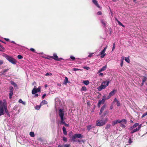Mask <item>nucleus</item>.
<instances>
[{
    "instance_id": "20e7f679",
    "label": "nucleus",
    "mask_w": 147,
    "mask_h": 147,
    "mask_svg": "<svg viewBox=\"0 0 147 147\" xmlns=\"http://www.w3.org/2000/svg\"><path fill=\"white\" fill-rule=\"evenodd\" d=\"M59 115L60 118H64V111L63 109H60L59 110Z\"/></svg>"
},
{
    "instance_id": "9b49d317",
    "label": "nucleus",
    "mask_w": 147,
    "mask_h": 147,
    "mask_svg": "<svg viewBox=\"0 0 147 147\" xmlns=\"http://www.w3.org/2000/svg\"><path fill=\"white\" fill-rule=\"evenodd\" d=\"M141 125H140L138 127L136 128V129H133L131 132V134H133L136 131H138L141 128Z\"/></svg>"
},
{
    "instance_id": "49530a36",
    "label": "nucleus",
    "mask_w": 147,
    "mask_h": 147,
    "mask_svg": "<svg viewBox=\"0 0 147 147\" xmlns=\"http://www.w3.org/2000/svg\"><path fill=\"white\" fill-rule=\"evenodd\" d=\"M52 75V74L51 73H47L46 74V76H51Z\"/></svg>"
},
{
    "instance_id": "2eb2a0df",
    "label": "nucleus",
    "mask_w": 147,
    "mask_h": 147,
    "mask_svg": "<svg viewBox=\"0 0 147 147\" xmlns=\"http://www.w3.org/2000/svg\"><path fill=\"white\" fill-rule=\"evenodd\" d=\"M92 2L93 3L98 7V8L100 7V6L98 4L97 1L96 0H92Z\"/></svg>"
},
{
    "instance_id": "393cba45",
    "label": "nucleus",
    "mask_w": 147,
    "mask_h": 147,
    "mask_svg": "<svg viewBox=\"0 0 147 147\" xmlns=\"http://www.w3.org/2000/svg\"><path fill=\"white\" fill-rule=\"evenodd\" d=\"M47 102L45 100H43L40 103V105H42L45 104H47Z\"/></svg>"
},
{
    "instance_id": "ddd939ff",
    "label": "nucleus",
    "mask_w": 147,
    "mask_h": 147,
    "mask_svg": "<svg viewBox=\"0 0 147 147\" xmlns=\"http://www.w3.org/2000/svg\"><path fill=\"white\" fill-rule=\"evenodd\" d=\"M139 124L138 123H136L134 124L133 126H131L130 127L129 129L131 130L133 129L134 128L136 127L137 126L139 125Z\"/></svg>"
},
{
    "instance_id": "8fccbe9b",
    "label": "nucleus",
    "mask_w": 147,
    "mask_h": 147,
    "mask_svg": "<svg viewBox=\"0 0 147 147\" xmlns=\"http://www.w3.org/2000/svg\"><path fill=\"white\" fill-rule=\"evenodd\" d=\"M109 113V111L108 110L106 111H105V113L104 114V116H105L107 114Z\"/></svg>"
},
{
    "instance_id": "bf43d9fd",
    "label": "nucleus",
    "mask_w": 147,
    "mask_h": 147,
    "mask_svg": "<svg viewBox=\"0 0 147 147\" xmlns=\"http://www.w3.org/2000/svg\"><path fill=\"white\" fill-rule=\"evenodd\" d=\"M64 124L65 125L66 127H68L69 126V124L66 123H65Z\"/></svg>"
},
{
    "instance_id": "f8f14e48",
    "label": "nucleus",
    "mask_w": 147,
    "mask_h": 147,
    "mask_svg": "<svg viewBox=\"0 0 147 147\" xmlns=\"http://www.w3.org/2000/svg\"><path fill=\"white\" fill-rule=\"evenodd\" d=\"M106 107V105H103V106H102V107L101 108L100 110V112L99 113V114L100 115L102 113L103 111L104 110L105 108Z\"/></svg>"
},
{
    "instance_id": "58836bf2",
    "label": "nucleus",
    "mask_w": 147,
    "mask_h": 147,
    "mask_svg": "<svg viewBox=\"0 0 147 147\" xmlns=\"http://www.w3.org/2000/svg\"><path fill=\"white\" fill-rule=\"evenodd\" d=\"M147 79V78L146 77H144L142 78V82L144 83L146 81Z\"/></svg>"
},
{
    "instance_id": "aec40b11",
    "label": "nucleus",
    "mask_w": 147,
    "mask_h": 147,
    "mask_svg": "<svg viewBox=\"0 0 147 147\" xmlns=\"http://www.w3.org/2000/svg\"><path fill=\"white\" fill-rule=\"evenodd\" d=\"M61 121H60V123L61 124H64L65 123V118H60Z\"/></svg>"
},
{
    "instance_id": "f257e3e1",
    "label": "nucleus",
    "mask_w": 147,
    "mask_h": 147,
    "mask_svg": "<svg viewBox=\"0 0 147 147\" xmlns=\"http://www.w3.org/2000/svg\"><path fill=\"white\" fill-rule=\"evenodd\" d=\"M7 115H9L7 109V102L5 99H4L3 101L0 100V116L4 114V111Z\"/></svg>"
},
{
    "instance_id": "c85d7f7f",
    "label": "nucleus",
    "mask_w": 147,
    "mask_h": 147,
    "mask_svg": "<svg viewBox=\"0 0 147 147\" xmlns=\"http://www.w3.org/2000/svg\"><path fill=\"white\" fill-rule=\"evenodd\" d=\"M11 84L13 85L15 87H17V84L15 83L13 81H11Z\"/></svg>"
},
{
    "instance_id": "e2e57ef3",
    "label": "nucleus",
    "mask_w": 147,
    "mask_h": 147,
    "mask_svg": "<svg viewBox=\"0 0 147 147\" xmlns=\"http://www.w3.org/2000/svg\"><path fill=\"white\" fill-rule=\"evenodd\" d=\"M99 76H103V74L102 73H100L99 74Z\"/></svg>"
},
{
    "instance_id": "0e129e2a",
    "label": "nucleus",
    "mask_w": 147,
    "mask_h": 147,
    "mask_svg": "<svg viewBox=\"0 0 147 147\" xmlns=\"http://www.w3.org/2000/svg\"><path fill=\"white\" fill-rule=\"evenodd\" d=\"M117 100H118L116 98H115L114 100V101H113V102H117Z\"/></svg>"
},
{
    "instance_id": "2f4dec72",
    "label": "nucleus",
    "mask_w": 147,
    "mask_h": 147,
    "mask_svg": "<svg viewBox=\"0 0 147 147\" xmlns=\"http://www.w3.org/2000/svg\"><path fill=\"white\" fill-rule=\"evenodd\" d=\"M82 91H86L87 90V89L85 86H83L81 88Z\"/></svg>"
},
{
    "instance_id": "09e8293b",
    "label": "nucleus",
    "mask_w": 147,
    "mask_h": 147,
    "mask_svg": "<svg viewBox=\"0 0 147 147\" xmlns=\"http://www.w3.org/2000/svg\"><path fill=\"white\" fill-rule=\"evenodd\" d=\"M70 57V58L71 59H72L73 60H74L75 59V57L72 56H71Z\"/></svg>"
},
{
    "instance_id": "052dcab7",
    "label": "nucleus",
    "mask_w": 147,
    "mask_h": 147,
    "mask_svg": "<svg viewBox=\"0 0 147 147\" xmlns=\"http://www.w3.org/2000/svg\"><path fill=\"white\" fill-rule=\"evenodd\" d=\"M121 126L123 127H125V125L123 124H121Z\"/></svg>"
},
{
    "instance_id": "dca6fc26",
    "label": "nucleus",
    "mask_w": 147,
    "mask_h": 147,
    "mask_svg": "<svg viewBox=\"0 0 147 147\" xmlns=\"http://www.w3.org/2000/svg\"><path fill=\"white\" fill-rule=\"evenodd\" d=\"M119 123H120V120H117L115 121H113L112 122V124L113 125H114L116 124Z\"/></svg>"
},
{
    "instance_id": "b1692460",
    "label": "nucleus",
    "mask_w": 147,
    "mask_h": 147,
    "mask_svg": "<svg viewBox=\"0 0 147 147\" xmlns=\"http://www.w3.org/2000/svg\"><path fill=\"white\" fill-rule=\"evenodd\" d=\"M107 68V65H105L103 66L101 69H100V71H105Z\"/></svg>"
},
{
    "instance_id": "412c9836",
    "label": "nucleus",
    "mask_w": 147,
    "mask_h": 147,
    "mask_svg": "<svg viewBox=\"0 0 147 147\" xmlns=\"http://www.w3.org/2000/svg\"><path fill=\"white\" fill-rule=\"evenodd\" d=\"M62 129L63 134L65 135H66L67 134V132L66 131V129L64 126H63V127Z\"/></svg>"
},
{
    "instance_id": "69168bd1",
    "label": "nucleus",
    "mask_w": 147,
    "mask_h": 147,
    "mask_svg": "<svg viewBox=\"0 0 147 147\" xmlns=\"http://www.w3.org/2000/svg\"><path fill=\"white\" fill-rule=\"evenodd\" d=\"M123 61L122 60L121 61V64H120V65H121V66H122V65H123Z\"/></svg>"
},
{
    "instance_id": "680f3d73",
    "label": "nucleus",
    "mask_w": 147,
    "mask_h": 147,
    "mask_svg": "<svg viewBox=\"0 0 147 147\" xmlns=\"http://www.w3.org/2000/svg\"><path fill=\"white\" fill-rule=\"evenodd\" d=\"M46 96V94H44L42 96V99H43L45 98V97Z\"/></svg>"
},
{
    "instance_id": "e433bc0d",
    "label": "nucleus",
    "mask_w": 147,
    "mask_h": 147,
    "mask_svg": "<svg viewBox=\"0 0 147 147\" xmlns=\"http://www.w3.org/2000/svg\"><path fill=\"white\" fill-rule=\"evenodd\" d=\"M91 128L92 127L91 125H88L87 127V129L88 131H90Z\"/></svg>"
},
{
    "instance_id": "423d86ee",
    "label": "nucleus",
    "mask_w": 147,
    "mask_h": 147,
    "mask_svg": "<svg viewBox=\"0 0 147 147\" xmlns=\"http://www.w3.org/2000/svg\"><path fill=\"white\" fill-rule=\"evenodd\" d=\"M116 90L113 89L111 92L109 93V95L107 96L106 99H109L111 96H113L115 94V92H116Z\"/></svg>"
},
{
    "instance_id": "79ce46f5",
    "label": "nucleus",
    "mask_w": 147,
    "mask_h": 147,
    "mask_svg": "<svg viewBox=\"0 0 147 147\" xmlns=\"http://www.w3.org/2000/svg\"><path fill=\"white\" fill-rule=\"evenodd\" d=\"M116 103H117V105L118 107H119V106H120V103L119 101L118 100H117V101L116 102Z\"/></svg>"
},
{
    "instance_id": "1a4fd4ad",
    "label": "nucleus",
    "mask_w": 147,
    "mask_h": 147,
    "mask_svg": "<svg viewBox=\"0 0 147 147\" xmlns=\"http://www.w3.org/2000/svg\"><path fill=\"white\" fill-rule=\"evenodd\" d=\"M54 57L53 56H49L51 58H53L55 60L57 61H60V59H58V56H57L56 54L54 53L53 54Z\"/></svg>"
},
{
    "instance_id": "c756f323",
    "label": "nucleus",
    "mask_w": 147,
    "mask_h": 147,
    "mask_svg": "<svg viewBox=\"0 0 147 147\" xmlns=\"http://www.w3.org/2000/svg\"><path fill=\"white\" fill-rule=\"evenodd\" d=\"M19 102L20 103H22L23 105H26V103L25 102L23 101L22 100L20 99L19 100Z\"/></svg>"
},
{
    "instance_id": "5fc2aeb1",
    "label": "nucleus",
    "mask_w": 147,
    "mask_h": 147,
    "mask_svg": "<svg viewBox=\"0 0 147 147\" xmlns=\"http://www.w3.org/2000/svg\"><path fill=\"white\" fill-rule=\"evenodd\" d=\"M3 63V60H0V65H2Z\"/></svg>"
},
{
    "instance_id": "473e14b6",
    "label": "nucleus",
    "mask_w": 147,
    "mask_h": 147,
    "mask_svg": "<svg viewBox=\"0 0 147 147\" xmlns=\"http://www.w3.org/2000/svg\"><path fill=\"white\" fill-rule=\"evenodd\" d=\"M125 60L128 63H129L130 62V60L128 57H125Z\"/></svg>"
},
{
    "instance_id": "72a5a7b5",
    "label": "nucleus",
    "mask_w": 147,
    "mask_h": 147,
    "mask_svg": "<svg viewBox=\"0 0 147 147\" xmlns=\"http://www.w3.org/2000/svg\"><path fill=\"white\" fill-rule=\"evenodd\" d=\"M121 122H124L125 124H126L127 123V121L125 119H123L120 120V123Z\"/></svg>"
},
{
    "instance_id": "f704fd0d",
    "label": "nucleus",
    "mask_w": 147,
    "mask_h": 147,
    "mask_svg": "<svg viewBox=\"0 0 147 147\" xmlns=\"http://www.w3.org/2000/svg\"><path fill=\"white\" fill-rule=\"evenodd\" d=\"M40 107V105L39 106V105H36L35 107V108L37 110H39Z\"/></svg>"
},
{
    "instance_id": "a19ab883",
    "label": "nucleus",
    "mask_w": 147,
    "mask_h": 147,
    "mask_svg": "<svg viewBox=\"0 0 147 147\" xmlns=\"http://www.w3.org/2000/svg\"><path fill=\"white\" fill-rule=\"evenodd\" d=\"M113 46L112 51H113L115 49V43H113Z\"/></svg>"
},
{
    "instance_id": "4c0bfd02",
    "label": "nucleus",
    "mask_w": 147,
    "mask_h": 147,
    "mask_svg": "<svg viewBox=\"0 0 147 147\" xmlns=\"http://www.w3.org/2000/svg\"><path fill=\"white\" fill-rule=\"evenodd\" d=\"M13 92H9V98L11 99L12 96L13 94Z\"/></svg>"
},
{
    "instance_id": "6e6552de",
    "label": "nucleus",
    "mask_w": 147,
    "mask_h": 147,
    "mask_svg": "<svg viewBox=\"0 0 147 147\" xmlns=\"http://www.w3.org/2000/svg\"><path fill=\"white\" fill-rule=\"evenodd\" d=\"M3 56L6 59H7L10 62L12 58L11 57H10L5 54H3Z\"/></svg>"
},
{
    "instance_id": "6ab92c4d",
    "label": "nucleus",
    "mask_w": 147,
    "mask_h": 147,
    "mask_svg": "<svg viewBox=\"0 0 147 147\" xmlns=\"http://www.w3.org/2000/svg\"><path fill=\"white\" fill-rule=\"evenodd\" d=\"M131 138H129L128 142H127L126 145H130L131 143L133 142Z\"/></svg>"
},
{
    "instance_id": "603ef678",
    "label": "nucleus",
    "mask_w": 147,
    "mask_h": 147,
    "mask_svg": "<svg viewBox=\"0 0 147 147\" xmlns=\"http://www.w3.org/2000/svg\"><path fill=\"white\" fill-rule=\"evenodd\" d=\"M83 68L84 69H85L86 70H88L89 69V67H87V66H84V67Z\"/></svg>"
},
{
    "instance_id": "338daca9",
    "label": "nucleus",
    "mask_w": 147,
    "mask_h": 147,
    "mask_svg": "<svg viewBox=\"0 0 147 147\" xmlns=\"http://www.w3.org/2000/svg\"><path fill=\"white\" fill-rule=\"evenodd\" d=\"M35 94V95L34 96L35 97H37L38 96V94Z\"/></svg>"
},
{
    "instance_id": "c03bdc74",
    "label": "nucleus",
    "mask_w": 147,
    "mask_h": 147,
    "mask_svg": "<svg viewBox=\"0 0 147 147\" xmlns=\"http://www.w3.org/2000/svg\"><path fill=\"white\" fill-rule=\"evenodd\" d=\"M18 57L19 59H22L23 58V57L21 55H19L18 56Z\"/></svg>"
},
{
    "instance_id": "6e6d98bb",
    "label": "nucleus",
    "mask_w": 147,
    "mask_h": 147,
    "mask_svg": "<svg viewBox=\"0 0 147 147\" xmlns=\"http://www.w3.org/2000/svg\"><path fill=\"white\" fill-rule=\"evenodd\" d=\"M9 70L8 69H4V70L3 71V73H4L7 71L8 70Z\"/></svg>"
},
{
    "instance_id": "4d7b16f0",
    "label": "nucleus",
    "mask_w": 147,
    "mask_h": 147,
    "mask_svg": "<svg viewBox=\"0 0 147 147\" xmlns=\"http://www.w3.org/2000/svg\"><path fill=\"white\" fill-rule=\"evenodd\" d=\"M97 13L98 15H101L102 14V13L100 11H99Z\"/></svg>"
},
{
    "instance_id": "0eeeda50",
    "label": "nucleus",
    "mask_w": 147,
    "mask_h": 147,
    "mask_svg": "<svg viewBox=\"0 0 147 147\" xmlns=\"http://www.w3.org/2000/svg\"><path fill=\"white\" fill-rule=\"evenodd\" d=\"M82 135L80 134H76L72 137V140H74L76 138H81Z\"/></svg>"
},
{
    "instance_id": "c9c22d12",
    "label": "nucleus",
    "mask_w": 147,
    "mask_h": 147,
    "mask_svg": "<svg viewBox=\"0 0 147 147\" xmlns=\"http://www.w3.org/2000/svg\"><path fill=\"white\" fill-rule=\"evenodd\" d=\"M73 70V71H79V70H80V71L82 70L80 69L75 68H74Z\"/></svg>"
},
{
    "instance_id": "de8ad7c7",
    "label": "nucleus",
    "mask_w": 147,
    "mask_h": 147,
    "mask_svg": "<svg viewBox=\"0 0 147 147\" xmlns=\"http://www.w3.org/2000/svg\"><path fill=\"white\" fill-rule=\"evenodd\" d=\"M118 23L120 25V26H122L123 27H124V25L120 22L119 21H118Z\"/></svg>"
},
{
    "instance_id": "a878e982",
    "label": "nucleus",
    "mask_w": 147,
    "mask_h": 147,
    "mask_svg": "<svg viewBox=\"0 0 147 147\" xmlns=\"http://www.w3.org/2000/svg\"><path fill=\"white\" fill-rule=\"evenodd\" d=\"M83 83L84 84L87 85L89 84V82L88 80H85L83 82Z\"/></svg>"
},
{
    "instance_id": "f03ea898",
    "label": "nucleus",
    "mask_w": 147,
    "mask_h": 147,
    "mask_svg": "<svg viewBox=\"0 0 147 147\" xmlns=\"http://www.w3.org/2000/svg\"><path fill=\"white\" fill-rule=\"evenodd\" d=\"M109 83V81H105L102 82L100 86L97 89L98 91H100L102 89H105Z\"/></svg>"
},
{
    "instance_id": "cd10ccee",
    "label": "nucleus",
    "mask_w": 147,
    "mask_h": 147,
    "mask_svg": "<svg viewBox=\"0 0 147 147\" xmlns=\"http://www.w3.org/2000/svg\"><path fill=\"white\" fill-rule=\"evenodd\" d=\"M9 92H11L13 93V88L11 87L10 86L9 88Z\"/></svg>"
},
{
    "instance_id": "f3484780",
    "label": "nucleus",
    "mask_w": 147,
    "mask_h": 147,
    "mask_svg": "<svg viewBox=\"0 0 147 147\" xmlns=\"http://www.w3.org/2000/svg\"><path fill=\"white\" fill-rule=\"evenodd\" d=\"M100 22L102 24V26L104 27H106V22L104 19H102L100 20Z\"/></svg>"
},
{
    "instance_id": "13d9d810",
    "label": "nucleus",
    "mask_w": 147,
    "mask_h": 147,
    "mask_svg": "<svg viewBox=\"0 0 147 147\" xmlns=\"http://www.w3.org/2000/svg\"><path fill=\"white\" fill-rule=\"evenodd\" d=\"M64 147H69V144H65L64 145Z\"/></svg>"
},
{
    "instance_id": "4be33fe9",
    "label": "nucleus",
    "mask_w": 147,
    "mask_h": 147,
    "mask_svg": "<svg viewBox=\"0 0 147 147\" xmlns=\"http://www.w3.org/2000/svg\"><path fill=\"white\" fill-rule=\"evenodd\" d=\"M10 62L13 64H16L17 61L14 59L12 58L11 61H10Z\"/></svg>"
},
{
    "instance_id": "37998d69",
    "label": "nucleus",
    "mask_w": 147,
    "mask_h": 147,
    "mask_svg": "<svg viewBox=\"0 0 147 147\" xmlns=\"http://www.w3.org/2000/svg\"><path fill=\"white\" fill-rule=\"evenodd\" d=\"M111 126V125L108 124L106 127L105 128L106 129H108Z\"/></svg>"
},
{
    "instance_id": "5701e85b",
    "label": "nucleus",
    "mask_w": 147,
    "mask_h": 147,
    "mask_svg": "<svg viewBox=\"0 0 147 147\" xmlns=\"http://www.w3.org/2000/svg\"><path fill=\"white\" fill-rule=\"evenodd\" d=\"M107 47H106L104 48V49L103 50H102L100 52V53L101 55H102L104 54V53L105 52L106 50L107 49Z\"/></svg>"
},
{
    "instance_id": "7c9ffc66",
    "label": "nucleus",
    "mask_w": 147,
    "mask_h": 147,
    "mask_svg": "<svg viewBox=\"0 0 147 147\" xmlns=\"http://www.w3.org/2000/svg\"><path fill=\"white\" fill-rule=\"evenodd\" d=\"M30 135L32 137H34L35 136L34 133L33 132H30Z\"/></svg>"
},
{
    "instance_id": "a211bd4d",
    "label": "nucleus",
    "mask_w": 147,
    "mask_h": 147,
    "mask_svg": "<svg viewBox=\"0 0 147 147\" xmlns=\"http://www.w3.org/2000/svg\"><path fill=\"white\" fill-rule=\"evenodd\" d=\"M58 102L59 103V104H60L59 100L58 98H56L55 99V106L56 107V106H57L58 105Z\"/></svg>"
},
{
    "instance_id": "ea45409f",
    "label": "nucleus",
    "mask_w": 147,
    "mask_h": 147,
    "mask_svg": "<svg viewBox=\"0 0 147 147\" xmlns=\"http://www.w3.org/2000/svg\"><path fill=\"white\" fill-rule=\"evenodd\" d=\"M62 140H63L65 142H67V139L65 137H63Z\"/></svg>"
},
{
    "instance_id": "4468645a",
    "label": "nucleus",
    "mask_w": 147,
    "mask_h": 147,
    "mask_svg": "<svg viewBox=\"0 0 147 147\" xmlns=\"http://www.w3.org/2000/svg\"><path fill=\"white\" fill-rule=\"evenodd\" d=\"M70 83V82L68 80V78L66 77L65 78V79L64 80V81L63 82V84L64 85H66L67 83Z\"/></svg>"
},
{
    "instance_id": "a18cd8bd",
    "label": "nucleus",
    "mask_w": 147,
    "mask_h": 147,
    "mask_svg": "<svg viewBox=\"0 0 147 147\" xmlns=\"http://www.w3.org/2000/svg\"><path fill=\"white\" fill-rule=\"evenodd\" d=\"M41 87L40 86H39L38 88L36 89V90L38 92H39L40 91Z\"/></svg>"
},
{
    "instance_id": "774afa93",
    "label": "nucleus",
    "mask_w": 147,
    "mask_h": 147,
    "mask_svg": "<svg viewBox=\"0 0 147 147\" xmlns=\"http://www.w3.org/2000/svg\"><path fill=\"white\" fill-rule=\"evenodd\" d=\"M146 115V113H144L142 115V117H144Z\"/></svg>"
},
{
    "instance_id": "864d4df0",
    "label": "nucleus",
    "mask_w": 147,
    "mask_h": 147,
    "mask_svg": "<svg viewBox=\"0 0 147 147\" xmlns=\"http://www.w3.org/2000/svg\"><path fill=\"white\" fill-rule=\"evenodd\" d=\"M106 55V54H104L102 55H101V56L100 57L101 58H103L105 56V55Z\"/></svg>"
},
{
    "instance_id": "bb28decb",
    "label": "nucleus",
    "mask_w": 147,
    "mask_h": 147,
    "mask_svg": "<svg viewBox=\"0 0 147 147\" xmlns=\"http://www.w3.org/2000/svg\"><path fill=\"white\" fill-rule=\"evenodd\" d=\"M37 92H38L37 91L36 89L34 90V89H33L32 91V94H34Z\"/></svg>"
},
{
    "instance_id": "39448f33",
    "label": "nucleus",
    "mask_w": 147,
    "mask_h": 147,
    "mask_svg": "<svg viewBox=\"0 0 147 147\" xmlns=\"http://www.w3.org/2000/svg\"><path fill=\"white\" fill-rule=\"evenodd\" d=\"M59 115L60 118H64V111L63 109H60L59 110Z\"/></svg>"
},
{
    "instance_id": "3c124183",
    "label": "nucleus",
    "mask_w": 147,
    "mask_h": 147,
    "mask_svg": "<svg viewBox=\"0 0 147 147\" xmlns=\"http://www.w3.org/2000/svg\"><path fill=\"white\" fill-rule=\"evenodd\" d=\"M30 50L32 51L34 53H36L35 49H34L33 48H30Z\"/></svg>"
},
{
    "instance_id": "9d476101",
    "label": "nucleus",
    "mask_w": 147,
    "mask_h": 147,
    "mask_svg": "<svg viewBox=\"0 0 147 147\" xmlns=\"http://www.w3.org/2000/svg\"><path fill=\"white\" fill-rule=\"evenodd\" d=\"M105 101V99L104 98H102L101 100H99L98 103L97 105L98 107H99L101 104H104Z\"/></svg>"
},
{
    "instance_id": "7ed1b4c3",
    "label": "nucleus",
    "mask_w": 147,
    "mask_h": 147,
    "mask_svg": "<svg viewBox=\"0 0 147 147\" xmlns=\"http://www.w3.org/2000/svg\"><path fill=\"white\" fill-rule=\"evenodd\" d=\"M106 123V121L101 119L98 120L96 122V125L97 126H101L104 125Z\"/></svg>"
}]
</instances>
